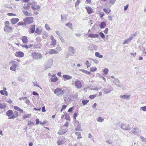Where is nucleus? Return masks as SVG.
Returning <instances> with one entry per match:
<instances>
[{
  "label": "nucleus",
  "mask_w": 146,
  "mask_h": 146,
  "mask_svg": "<svg viewBox=\"0 0 146 146\" xmlns=\"http://www.w3.org/2000/svg\"><path fill=\"white\" fill-rule=\"evenodd\" d=\"M31 54L33 58L35 60H40L42 57V54L40 53L36 52H32Z\"/></svg>",
  "instance_id": "nucleus-1"
},
{
  "label": "nucleus",
  "mask_w": 146,
  "mask_h": 146,
  "mask_svg": "<svg viewBox=\"0 0 146 146\" xmlns=\"http://www.w3.org/2000/svg\"><path fill=\"white\" fill-rule=\"evenodd\" d=\"M23 21L25 25L30 24L34 21V18L33 17H27L23 19Z\"/></svg>",
  "instance_id": "nucleus-2"
},
{
  "label": "nucleus",
  "mask_w": 146,
  "mask_h": 146,
  "mask_svg": "<svg viewBox=\"0 0 146 146\" xmlns=\"http://www.w3.org/2000/svg\"><path fill=\"white\" fill-rule=\"evenodd\" d=\"M64 90H62L61 88H57L54 90V92L55 94H56L57 96L59 97L64 93Z\"/></svg>",
  "instance_id": "nucleus-3"
},
{
  "label": "nucleus",
  "mask_w": 146,
  "mask_h": 146,
  "mask_svg": "<svg viewBox=\"0 0 146 146\" xmlns=\"http://www.w3.org/2000/svg\"><path fill=\"white\" fill-rule=\"evenodd\" d=\"M121 129L125 131L130 130H131L129 125L125 123H121L119 126Z\"/></svg>",
  "instance_id": "nucleus-4"
},
{
  "label": "nucleus",
  "mask_w": 146,
  "mask_h": 146,
  "mask_svg": "<svg viewBox=\"0 0 146 146\" xmlns=\"http://www.w3.org/2000/svg\"><path fill=\"white\" fill-rule=\"evenodd\" d=\"M17 62L14 60L11 61L10 64H12L11 66L10 67V69L11 70L13 71H15L16 70L17 67V65L16 64Z\"/></svg>",
  "instance_id": "nucleus-5"
},
{
  "label": "nucleus",
  "mask_w": 146,
  "mask_h": 146,
  "mask_svg": "<svg viewBox=\"0 0 146 146\" xmlns=\"http://www.w3.org/2000/svg\"><path fill=\"white\" fill-rule=\"evenodd\" d=\"M53 61V59L52 58L48 60L45 66V69H47L51 67L52 65Z\"/></svg>",
  "instance_id": "nucleus-6"
},
{
  "label": "nucleus",
  "mask_w": 146,
  "mask_h": 146,
  "mask_svg": "<svg viewBox=\"0 0 146 146\" xmlns=\"http://www.w3.org/2000/svg\"><path fill=\"white\" fill-rule=\"evenodd\" d=\"M68 51L69 52L68 55L70 56H72L75 53V50L74 48L71 46H70L68 48Z\"/></svg>",
  "instance_id": "nucleus-7"
},
{
  "label": "nucleus",
  "mask_w": 146,
  "mask_h": 146,
  "mask_svg": "<svg viewBox=\"0 0 146 146\" xmlns=\"http://www.w3.org/2000/svg\"><path fill=\"white\" fill-rule=\"evenodd\" d=\"M75 85L78 89H80L82 86L81 82L78 80H76L74 82Z\"/></svg>",
  "instance_id": "nucleus-8"
},
{
  "label": "nucleus",
  "mask_w": 146,
  "mask_h": 146,
  "mask_svg": "<svg viewBox=\"0 0 146 146\" xmlns=\"http://www.w3.org/2000/svg\"><path fill=\"white\" fill-rule=\"evenodd\" d=\"M35 25H31L30 28L29 30V32L31 33H34L35 31Z\"/></svg>",
  "instance_id": "nucleus-9"
},
{
  "label": "nucleus",
  "mask_w": 146,
  "mask_h": 146,
  "mask_svg": "<svg viewBox=\"0 0 146 146\" xmlns=\"http://www.w3.org/2000/svg\"><path fill=\"white\" fill-rule=\"evenodd\" d=\"M24 53L23 52L21 51L17 52L15 54V55L17 57H22L24 56Z\"/></svg>",
  "instance_id": "nucleus-10"
},
{
  "label": "nucleus",
  "mask_w": 146,
  "mask_h": 146,
  "mask_svg": "<svg viewBox=\"0 0 146 146\" xmlns=\"http://www.w3.org/2000/svg\"><path fill=\"white\" fill-rule=\"evenodd\" d=\"M132 130V132L134 135H137L139 133V130L138 128H133Z\"/></svg>",
  "instance_id": "nucleus-11"
},
{
  "label": "nucleus",
  "mask_w": 146,
  "mask_h": 146,
  "mask_svg": "<svg viewBox=\"0 0 146 146\" xmlns=\"http://www.w3.org/2000/svg\"><path fill=\"white\" fill-rule=\"evenodd\" d=\"M102 90H103L106 94L109 93L112 90L111 88H104Z\"/></svg>",
  "instance_id": "nucleus-12"
},
{
  "label": "nucleus",
  "mask_w": 146,
  "mask_h": 146,
  "mask_svg": "<svg viewBox=\"0 0 146 146\" xmlns=\"http://www.w3.org/2000/svg\"><path fill=\"white\" fill-rule=\"evenodd\" d=\"M113 83L114 84L116 85L119 88H121L122 86H121L119 85V84L120 83L119 81L117 78H116L113 81Z\"/></svg>",
  "instance_id": "nucleus-13"
},
{
  "label": "nucleus",
  "mask_w": 146,
  "mask_h": 146,
  "mask_svg": "<svg viewBox=\"0 0 146 146\" xmlns=\"http://www.w3.org/2000/svg\"><path fill=\"white\" fill-rule=\"evenodd\" d=\"M88 36L90 38H98L99 36L98 34L90 33L88 35Z\"/></svg>",
  "instance_id": "nucleus-14"
},
{
  "label": "nucleus",
  "mask_w": 146,
  "mask_h": 146,
  "mask_svg": "<svg viewBox=\"0 0 146 146\" xmlns=\"http://www.w3.org/2000/svg\"><path fill=\"white\" fill-rule=\"evenodd\" d=\"M19 20L18 18H12L11 19V23L14 25L17 23Z\"/></svg>",
  "instance_id": "nucleus-15"
},
{
  "label": "nucleus",
  "mask_w": 146,
  "mask_h": 146,
  "mask_svg": "<svg viewBox=\"0 0 146 146\" xmlns=\"http://www.w3.org/2000/svg\"><path fill=\"white\" fill-rule=\"evenodd\" d=\"M62 77L64 78V80H70L72 78V77L71 76L66 74L63 75Z\"/></svg>",
  "instance_id": "nucleus-16"
},
{
  "label": "nucleus",
  "mask_w": 146,
  "mask_h": 146,
  "mask_svg": "<svg viewBox=\"0 0 146 146\" xmlns=\"http://www.w3.org/2000/svg\"><path fill=\"white\" fill-rule=\"evenodd\" d=\"M48 53L52 54H57L58 53V52L54 49H51L49 51Z\"/></svg>",
  "instance_id": "nucleus-17"
},
{
  "label": "nucleus",
  "mask_w": 146,
  "mask_h": 146,
  "mask_svg": "<svg viewBox=\"0 0 146 146\" xmlns=\"http://www.w3.org/2000/svg\"><path fill=\"white\" fill-rule=\"evenodd\" d=\"M106 25V23L105 22H102L100 23L99 25V27H100L101 29H102L104 28Z\"/></svg>",
  "instance_id": "nucleus-18"
},
{
  "label": "nucleus",
  "mask_w": 146,
  "mask_h": 146,
  "mask_svg": "<svg viewBox=\"0 0 146 146\" xmlns=\"http://www.w3.org/2000/svg\"><path fill=\"white\" fill-rule=\"evenodd\" d=\"M24 15L26 16H32V14L28 12L27 11L23 10L22 11Z\"/></svg>",
  "instance_id": "nucleus-19"
},
{
  "label": "nucleus",
  "mask_w": 146,
  "mask_h": 146,
  "mask_svg": "<svg viewBox=\"0 0 146 146\" xmlns=\"http://www.w3.org/2000/svg\"><path fill=\"white\" fill-rule=\"evenodd\" d=\"M13 114V112L11 110H9L6 112V115L9 117L11 116Z\"/></svg>",
  "instance_id": "nucleus-20"
},
{
  "label": "nucleus",
  "mask_w": 146,
  "mask_h": 146,
  "mask_svg": "<svg viewBox=\"0 0 146 146\" xmlns=\"http://www.w3.org/2000/svg\"><path fill=\"white\" fill-rule=\"evenodd\" d=\"M85 8L88 14H91L93 12V10L91 7H86Z\"/></svg>",
  "instance_id": "nucleus-21"
},
{
  "label": "nucleus",
  "mask_w": 146,
  "mask_h": 146,
  "mask_svg": "<svg viewBox=\"0 0 146 146\" xmlns=\"http://www.w3.org/2000/svg\"><path fill=\"white\" fill-rule=\"evenodd\" d=\"M58 80V78L57 77L55 76L54 75H53L51 78V81L52 82H55Z\"/></svg>",
  "instance_id": "nucleus-22"
},
{
  "label": "nucleus",
  "mask_w": 146,
  "mask_h": 146,
  "mask_svg": "<svg viewBox=\"0 0 146 146\" xmlns=\"http://www.w3.org/2000/svg\"><path fill=\"white\" fill-rule=\"evenodd\" d=\"M22 40L23 43L26 44L28 42V39L27 36H23L22 37Z\"/></svg>",
  "instance_id": "nucleus-23"
},
{
  "label": "nucleus",
  "mask_w": 146,
  "mask_h": 146,
  "mask_svg": "<svg viewBox=\"0 0 146 146\" xmlns=\"http://www.w3.org/2000/svg\"><path fill=\"white\" fill-rule=\"evenodd\" d=\"M133 39L132 37H129L128 38L126 39L124 42L123 44H128L129 42H130L131 40Z\"/></svg>",
  "instance_id": "nucleus-24"
},
{
  "label": "nucleus",
  "mask_w": 146,
  "mask_h": 146,
  "mask_svg": "<svg viewBox=\"0 0 146 146\" xmlns=\"http://www.w3.org/2000/svg\"><path fill=\"white\" fill-rule=\"evenodd\" d=\"M76 124H77V126L75 130L76 131H81V127H80V125L78 121L76 122Z\"/></svg>",
  "instance_id": "nucleus-25"
},
{
  "label": "nucleus",
  "mask_w": 146,
  "mask_h": 146,
  "mask_svg": "<svg viewBox=\"0 0 146 146\" xmlns=\"http://www.w3.org/2000/svg\"><path fill=\"white\" fill-rule=\"evenodd\" d=\"M23 8L25 10H26V11H27L30 9V7L28 4H25Z\"/></svg>",
  "instance_id": "nucleus-26"
},
{
  "label": "nucleus",
  "mask_w": 146,
  "mask_h": 146,
  "mask_svg": "<svg viewBox=\"0 0 146 146\" xmlns=\"http://www.w3.org/2000/svg\"><path fill=\"white\" fill-rule=\"evenodd\" d=\"M9 30L11 31H12L13 30V29L12 27L11 26H9V25L7 26V27L5 30V27L4 28V30L5 31H9Z\"/></svg>",
  "instance_id": "nucleus-27"
},
{
  "label": "nucleus",
  "mask_w": 146,
  "mask_h": 146,
  "mask_svg": "<svg viewBox=\"0 0 146 146\" xmlns=\"http://www.w3.org/2000/svg\"><path fill=\"white\" fill-rule=\"evenodd\" d=\"M67 131V130L66 131H63V130H60L58 132V133L59 135H62L66 133Z\"/></svg>",
  "instance_id": "nucleus-28"
},
{
  "label": "nucleus",
  "mask_w": 146,
  "mask_h": 146,
  "mask_svg": "<svg viewBox=\"0 0 146 146\" xmlns=\"http://www.w3.org/2000/svg\"><path fill=\"white\" fill-rule=\"evenodd\" d=\"M130 95H121L120 96V97L121 98L124 99H129V98L130 97Z\"/></svg>",
  "instance_id": "nucleus-29"
},
{
  "label": "nucleus",
  "mask_w": 146,
  "mask_h": 146,
  "mask_svg": "<svg viewBox=\"0 0 146 146\" xmlns=\"http://www.w3.org/2000/svg\"><path fill=\"white\" fill-rule=\"evenodd\" d=\"M79 70L81 71L82 72L85 73L86 74H87L89 75V74H91V73L90 72L87 71L85 70H84V69H80Z\"/></svg>",
  "instance_id": "nucleus-30"
},
{
  "label": "nucleus",
  "mask_w": 146,
  "mask_h": 146,
  "mask_svg": "<svg viewBox=\"0 0 146 146\" xmlns=\"http://www.w3.org/2000/svg\"><path fill=\"white\" fill-rule=\"evenodd\" d=\"M95 55L96 56L100 58H101L103 57L102 55H101L100 53L98 52H96L95 53Z\"/></svg>",
  "instance_id": "nucleus-31"
},
{
  "label": "nucleus",
  "mask_w": 146,
  "mask_h": 146,
  "mask_svg": "<svg viewBox=\"0 0 146 146\" xmlns=\"http://www.w3.org/2000/svg\"><path fill=\"white\" fill-rule=\"evenodd\" d=\"M35 33L39 35L41 33V31L38 28H37L35 30Z\"/></svg>",
  "instance_id": "nucleus-32"
},
{
  "label": "nucleus",
  "mask_w": 146,
  "mask_h": 146,
  "mask_svg": "<svg viewBox=\"0 0 146 146\" xmlns=\"http://www.w3.org/2000/svg\"><path fill=\"white\" fill-rule=\"evenodd\" d=\"M75 134L76 135L78 136V139H80L82 137L81 136V134L80 132H75Z\"/></svg>",
  "instance_id": "nucleus-33"
},
{
  "label": "nucleus",
  "mask_w": 146,
  "mask_h": 146,
  "mask_svg": "<svg viewBox=\"0 0 146 146\" xmlns=\"http://www.w3.org/2000/svg\"><path fill=\"white\" fill-rule=\"evenodd\" d=\"M6 107V104H0V109H3L5 108Z\"/></svg>",
  "instance_id": "nucleus-34"
},
{
  "label": "nucleus",
  "mask_w": 146,
  "mask_h": 146,
  "mask_svg": "<svg viewBox=\"0 0 146 146\" xmlns=\"http://www.w3.org/2000/svg\"><path fill=\"white\" fill-rule=\"evenodd\" d=\"M4 23L5 26L4 27H5V30L6 29L7 27V26L9 25V21H6Z\"/></svg>",
  "instance_id": "nucleus-35"
},
{
  "label": "nucleus",
  "mask_w": 146,
  "mask_h": 146,
  "mask_svg": "<svg viewBox=\"0 0 146 146\" xmlns=\"http://www.w3.org/2000/svg\"><path fill=\"white\" fill-rule=\"evenodd\" d=\"M65 117L66 120H70V118L68 115L65 113Z\"/></svg>",
  "instance_id": "nucleus-36"
},
{
  "label": "nucleus",
  "mask_w": 146,
  "mask_h": 146,
  "mask_svg": "<svg viewBox=\"0 0 146 146\" xmlns=\"http://www.w3.org/2000/svg\"><path fill=\"white\" fill-rule=\"evenodd\" d=\"M46 29L48 31H49L51 29V28L47 24H46L44 26Z\"/></svg>",
  "instance_id": "nucleus-37"
},
{
  "label": "nucleus",
  "mask_w": 146,
  "mask_h": 146,
  "mask_svg": "<svg viewBox=\"0 0 146 146\" xmlns=\"http://www.w3.org/2000/svg\"><path fill=\"white\" fill-rule=\"evenodd\" d=\"M89 102V101L88 100H84L82 101V103L84 105H85Z\"/></svg>",
  "instance_id": "nucleus-38"
},
{
  "label": "nucleus",
  "mask_w": 146,
  "mask_h": 146,
  "mask_svg": "<svg viewBox=\"0 0 146 146\" xmlns=\"http://www.w3.org/2000/svg\"><path fill=\"white\" fill-rule=\"evenodd\" d=\"M140 138L141 139V141L143 142H144L145 143H146V138L142 136H141L140 137Z\"/></svg>",
  "instance_id": "nucleus-39"
},
{
  "label": "nucleus",
  "mask_w": 146,
  "mask_h": 146,
  "mask_svg": "<svg viewBox=\"0 0 146 146\" xmlns=\"http://www.w3.org/2000/svg\"><path fill=\"white\" fill-rule=\"evenodd\" d=\"M99 34L102 38H104L105 37L104 34L102 32H100Z\"/></svg>",
  "instance_id": "nucleus-40"
},
{
  "label": "nucleus",
  "mask_w": 146,
  "mask_h": 146,
  "mask_svg": "<svg viewBox=\"0 0 146 146\" xmlns=\"http://www.w3.org/2000/svg\"><path fill=\"white\" fill-rule=\"evenodd\" d=\"M97 70V68L96 67H92L91 68L90 71L91 72H93L96 71Z\"/></svg>",
  "instance_id": "nucleus-41"
},
{
  "label": "nucleus",
  "mask_w": 146,
  "mask_h": 146,
  "mask_svg": "<svg viewBox=\"0 0 146 146\" xmlns=\"http://www.w3.org/2000/svg\"><path fill=\"white\" fill-rule=\"evenodd\" d=\"M31 115V114H29L27 115H25L23 116V118L25 119L26 118H29Z\"/></svg>",
  "instance_id": "nucleus-42"
},
{
  "label": "nucleus",
  "mask_w": 146,
  "mask_h": 146,
  "mask_svg": "<svg viewBox=\"0 0 146 146\" xmlns=\"http://www.w3.org/2000/svg\"><path fill=\"white\" fill-rule=\"evenodd\" d=\"M56 44V41L55 40H52V41L51 42L50 45L54 46Z\"/></svg>",
  "instance_id": "nucleus-43"
},
{
  "label": "nucleus",
  "mask_w": 146,
  "mask_h": 146,
  "mask_svg": "<svg viewBox=\"0 0 146 146\" xmlns=\"http://www.w3.org/2000/svg\"><path fill=\"white\" fill-rule=\"evenodd\" d=\"M89 59L94 61V62L96 64H97L99 63V61L98 60L95 59H92V58H89Z\"/></svg>",
  "instance_id": "nucleus-44"
},
{
  "label": "nucleus",
  "mask_w": 146,
  "mask_h": 146,
  "mask_svg": "<svg viewBox=\"0 0 146 146\" xmlns=\"http://www.w3.org/2000/svg\"><path fill=\"white\" fill-rule=\"evenodd\" d=\"M109 71V70L107 68H105L104 69L103 72L105 74H107Z\"/></svg>",
  "instance_id": "nucleus-45"
},
{
  "label": "nucleus",
  "mask_w": 146,
  "mask_h": 146,
  "mask_svg": "<svg viewBox=\"0 0 146 146\" xmlns=\"http://www.w3.org/2000/svg\"><path fill=\"white\" fill-rule=\"evenodd\" d=\"M104 120V119L102 118L101 117H99L97 119V121L99 122H102Z\"/></svg>",
  "instance_id": "nucleus-46"
},
{
  "label": "nucleus",
  "mask_w": 146,
  "mask_h": 146,
  "mask_svg": "<svg viewBox=\"0 0 146 146\" xmlns=\"http://www.w3.org/2000/svg\"><path fill=\"white\" fill-rule=\"evenodd\" d=\"M31 8L33 9V10H35L40 8V7L38 5H37L36 7L32 6L31 7Z\"/></svg>",
  "instance_id": "nucleus-47"
},
{
  "label": "nucleus",
  "mask_w": 146,
  "mask_h": 146,
  "mask_svg": "<svg viewBox=\"0 0 146 146\" xmlns=\"http://www.w3.org/2000/svg\"><path fill=\"white\" fill-rule=\"evenodd\" d=\"M80 3V0H77L75 3V6L76 7L78 6L79 4Z\"/></svg>",
  "instance_id": "nucleus-48"
},
{
  "label": "nucleus",
  "mask_w": 146,
  "mask_h": 146,
  "mask_svg": "<svg viewBox=\"0 0 146 146\" xmlns=\"http://www.w3.org/2000/svg\"><path fill=\"white\" fill-rule=\"evenodd\" d=\"M103 10L105 12L108 14L111 11L110 9L108 11L107 9L105 8H104L103 9Z\"/></svg>",
  "instance_id": "nucleus-49"
},
{
  "label": "nucleus",
  "mask_w": 146,
  "mask_h": 146,
  "mask_svg": "<svg viewBox=\"0 0 146 146\" xmlns=\"http://www.w3.org/2000/svg\"><path fill=\"white\" fill-rule=\"evenodd\" d=\"M66 25L70 29H72V25L71 23H68L66 24Z\"/></svg>",
  "instance_id": "nucleus-50"
},
{
  "label": "nucleus",
  "mask_w": 146,
  "mask_h": 146,
  "mask_svg": "<svg viewBox=\"0 0 146 146\" xmlns=\"http://www.w3.org/2000/svg\"><path fill=\"white\" fill-rule=\"evenodd\" d=\"M17 117L14 114L13 115H11V116L9 117L8 119H13L15 118H17Z\"/></svg>",
  "instance_id": "nucleus-51"
},
{
  "label": "nucleus",
  "mask_w": 146,
  "mask_h": 146,
  "mask_svg": "<svg viewBox=\"0 0 146 146\" xmlns=\"http://www.w3.org/2000/svg\"><path fill=\"white\" fill-rule=\"evenodd\" d=\"M43 37H48V34L46 32H44L42 35Z\"/></svg>",
  "instance_id": "nucleus-52"
},
{
  "label": "nucleus",
  "mask_w": 146,
  "mask_h": 146,
  "mask_svg": "<svg viewBox=\"0 0 146 146\" xmlns=\"http://www.w3.org/2000/svg\"><path fill=\"white\" fill-rule=\"evenodd\" d=\"M17 25H25V24L24 23V22H19Z\"/></svg>",
  "instance_id": "nucleus-53"
},
{
  "label": "nucleus",
  "mask_w": 146,
  "mask_h": 146,
  "mask_svg": "<svg viewBox=\"0 0 146 146\" xmlns=\"http://www.w3.org/2000/svg\"><path fill=\"white\" fill-rule=\"evenodd\" d=\"M96 95H90L89 96V98L91 99H93L96 97Z\"/></svg>",
  "instance_id": "nucleus-54"
},
{
  "label": "nucleus",
  "mask_w": 146,
  "mask_h": 146,
  "mask_svg": "<svg viewBox=\"0 0 146 146\" xmlns=\"http://www.w3.org/2000/svg\"><path fill=\"white\" fill-rule=\"evenodd\" d=\"M101 88H102V86H100V87L99 88L96 87V88H94L93 89V90H94L98 91V90L101 89Z\"/></svg>",
  "instance_id": "nucleus-55"
},
{
  "label": "nucleus",
  "mask_w": 146,
  "mask_h": 146,
  "mask_svg": "<svg viewBox=\"0 0 146 146\" xmlns=\"http://www.w3.org/2000/svg\"><path fill=\"white\" fill-rule=\"evenodd\" d=\"M141 108L143 111H146V106H144V107H141Z\"/></svg>",
  "instance_id": "nucleus-56"
},
{
  "label": "nucleus",
  "mask_w": 146,
  "mask_h": 146,
  "mask_svg": "<svg viewBox=\"0 0 146 146\" xmlns=\"http://www.w3.org/2000/svg\"><path fill=\"white\" fill-rule=\"evenodd\" d=\"M47 121L46 120H44L43 122L40 121V124L44 125L47 123Z\"/></svg>",
  "instance_id": "nucleus-57"
},
{
  "label": "nucleus",
  "mask_w": 146,
  "mask_h": 146,
  "mask_svg": "<svg viewBox=\"0 0 146 146\" xmlns=\"http://www.w3.org/2000/svg\"><path fill=\"white\" fill-rule=\"evenodd\" d=\"M14 108L15 110L18 111L20 109V108H19V107L17 106H14Z\"/></svg>",
  "instance_id": "nucleus-58"
},
{
  "label": "nucleus",
  "mask_w": 146,
  "mask_h": 146,
  "mask_svg": "<svg viewBox=\"0 0 146 146\" xmlns=\"http://www.w3.org/2000/svg\"><path fill=\"white\" fill-rule=\"evenodd\" d=\"M30 101L29 99H27L25 101V103L27 105H29V103H30Z\"/></svg>",
  "instance_id": "nucleus-59"
},
{
  "label": "nucleus",
  "mask_w": 146,
  "mask_h": 146,
  "mask_svg": "<svg viewBox=\"0 0 146 146\" xmlns=\"http://www.w3.org/2000/svg\"><path fill=\"white\" fill-rule=\"evenodd\" d=\"M78 114L76 113H75L73 115V117L75 119V120H76V117H77Z\"/></svg>",
  "instance_id": "nucleus-60"
},
{
  "label": "nucleus",
  "mask_w": 146,
  "mask_h": 146,
  "mask_svg": "<svg viewBox=\"0 0 146 146\" xmlns=\"http://www.w3.org/2000/svg\"><path fill=\"white\" fill-rule=\"evenodd\" d=\"M137 34V33H135L134 34H133V35H131L130 36V37H132V38H133V37L135 36H136Z\"/></svg>",
  "instance_id": "nucleus-61"
},
{
  "label": "nucleus",
  "mask_w": 146,
  "mask_h": 146,
  "mask_svg": "<svg viewBox=\"0 0 146 146\" xmlns=\"http://www.w3.org/2000/svg\"><path fill=\"white\" fill-rule=\"evenodd\" d=\"M104 15V13L101 12L100 14V18L103 17Z\"/></svg>",
  "instance_id": "nucleus-62"
},
{
  "label": "nucleus",
  "mask_w": 146,
  "mask_h": 146,
  "mask_svg": "<svg viewBox=\"0 0 146 146\" xmlns=\"http://www.w3.org/2000/svg\"><path fill=\"white\" fill-rule=\"evenodd\" d=\"M14 114L17 116V117L18 116V113L17 111H15L14 112Z\"/></svg>",
  "instance_id": "nucleus-63"
},
{
  "label": "nucleus",
  "mask_w": 146,
  "mask_h": 146,
  "mask_svg": "<svg viewBox=\"0 0 146 146\" xmlns=\"http://www.w3.org/2000/svg\"><path fill=\"white\" fill-rule=\"evenodd\" d=\"M129 5L128 4L127 5L125 6L124 7V10L125 11H126Z\"/></svg>",
  "instance_id": "nucleus-64"
}]
</instances>
